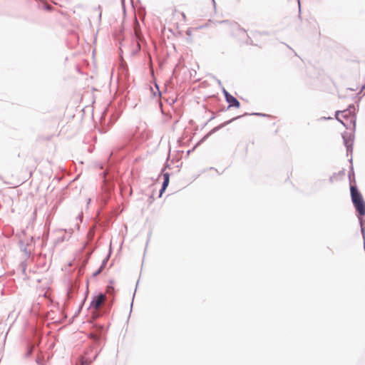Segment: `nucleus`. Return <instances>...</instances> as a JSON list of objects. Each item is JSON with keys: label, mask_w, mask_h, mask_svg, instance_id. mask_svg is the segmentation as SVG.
Listing matches in <instances>:
<instances>
[{"label": "nucleus", "mask_w": 365, "mask_h": 365, "mask_svg": "<svg viewBox=\"0 0 365 365\" xmlns=\"http://www.w3.org/2000/svg\"><path fill=\"white\" fill-rule=\"evenodd\" d=\"M34 170H31L24 175L20 179L18 180L17 184L21 185L29 179H30L33 175Z\"/></svg>", "instance_id": "39448f33"}, {"label": "nucleus", "mask_w": 365, "mask_h": 365, "mask_svg": "<svg viewBox=\"0 0 365 365\" xmlns=\"http://www.w3.org/2000/svg\"><path fill=\"white\" fill-rule=\"evenodd\" d=\"M135 35H136L137 38H139V34H138V32L137 30H135Z\"/></svg>", "instance_id": "6e6552de"}, {"label": "nucleus", "mask_w": 365, "mask_h": 365, "mask_svg": "<svg viewBox=\"0 0 365 365\" xmlns=\"http://www.w3.org/2000/svg\"><path fill=\"white\" fill-rule=\"evenodd\" d=\"M106 299V297L104 294H99L95 297L91 302V307L93 308L95 310H97L100 308L102 304L104 302Z\"/></svg>", "instance_id": "7ed1b4c3"}, {"label": "nucleus", "mask_w": 365, "mask_h": 365, "mask_svg": "<svg viewBox=\"0 0 365 365\" xmlns=\"http://www.w3.org/2000/svg\"><path fill=\"white\" fill-rule=\"evenodd\" d=\"M336 119L340 121L344 127L349 129H354L356 126V118L351 109L337 111L336 113Z\"/></svg>", "instance_id": "f257e3e1"}, {"label": "nucleus", "mask_w": 365, "mask_h": 365, "mask_svg": "<svg viewBox=\"0 0 365 365\" xmlns=\"http://www.w3.org/2000/svg\"><path fill=\"white\" fill-rule=\"evenodd\" d=\"M225 96L226 98V101L230 103L231 106H235L236 108H240V103L237 101L236 98L230 95L228 92L225 91Z\"/></svg>", "instance_id": "20e7f679"}, {"label": "nucleus", "mask_w": 365, "mask_h": 365, "mask_svg": "<svg viewBox=\"0 0 365 365\" xmlns=\"http://www.w3.org/2000/svg\"><path fill=\"white\" fill-rule=\"evenodd\" d=\"M351 197L353 204L360 216L365 215V202L362 195L355 185L350 187Z\"/></svg>", "instance_id": "f03ea898"}, {"label": "nucleus", "mask_w": 365, "mask_h": 365, "mask_svg": "<svg viewBox=\"0 0 365 365\" xmlns=\"http://www.w3.org/2000/svg\"><path fill=\"white\" fill-rule=\"evenodd\" d=\"M168 183H169V175L166 173V174H164V181L163 183V186H162V189L160 190V195H161L163 192L165 191V190L166 189V187L168 185Z\"/></svg>", "instance_id": "423d86ee"}, {"label": "nucleus", "mask_w": 365, "mask_h": 365, "mask_svg": "<svg viewBox=\"0 0 365 365\" xmlns=\"http://www.w3.org/2000/svg\"><path fill=\"white\" fill-rule=\"evenodd\" d=\"M180 15H181V16H182V20H183V21H185V20H186V16H185V14L183 12H182V13H180Z\"/></svg>", "instance_id": "0eeeda50"}]
</instances>
